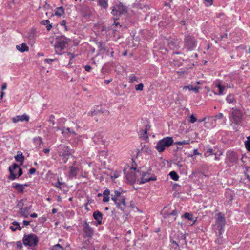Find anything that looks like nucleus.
I'll list each match as a JSON object with an SVG mask.
<instances>
[{
  "instance_id": "obj_56",
  "label": "nucleus",
  "mask_w": 250,
  "mask_h": 250,
  "mask_svg": "<svg viewBox=\"0 0 250 250\" xmlns=\"http://www.w3.org/2000/svg\"><path fill=\"white\" fill-rule=\"evenodd\" d=\"M52 26L51 24L49 23L46 25V29L48 31L50 30V29L52 28Z\"/></svg>"
},
{
  "instance_id": "obj_27",
  "label": "nucleus",
  "mask_w": 250,
  "mask_h": 250,
  "mask_svg": "<svg viewBox=\"0 0 250 250\" xmlns=\"http://www.w3.org/2000/svg\"><path fill=\"white\" fill-rule=\"evenodd\" d=\"M34 144L38 146V147H40L41 144L42 143V140L40 137H35L33 139Z\"/></svg>"
},
{
  "instance_id": "obj_49",
  "label": "nucleus",
  "mask_w": 250,
  "mask_h": 250,
  "mask_svg": "<svg viewBox=\"0 0 250 250\" xmlns=\"http://www.w3.org/2000/svg\"><path fill=\"white\" fill-rule=\"evenodd\" d=\"M85 70L87 72H90L91 70V67L89 65H85L84 66Z\"/></svg>"
},
{
  "instance_id": "obj_58",
  "label": "nucleus",
  "mask_w": 250,
  "mask_h": 250,
  "mask_svg": "<svg viewBox=\"0 0 250 250\" xmlns=\"http://www.w3.org/2000/svg\"><path fill=\"white\" fill-rule=\"evenodd\" d=\"M112 81V79H109V80H106L104 81V83L106 84H109L111 81Z\"/></svg>"
},
{
  "instance_id": "obj_25",
  "label": "nucleus",
  "mask_w": 250,
  "mask_h": 250,
  "mask_svg": "<svg viewBox=\"0 0 250 250\" xmlns=\"http://www.w3.org/2000/svg\"><path fill=\"white\" fill-rule=\"evenodd\" d=\"M217 220V222L219 223L221 226L225 224V219L221 212L218 213Z\"/></svg>"
},
{
  "instance_id": "obj_51",
  "label": "nucleus",
  "mask_w": 250,
  "mask_h": 250,
  "mask_svg": "<svg viewBox=\"0 0 250 250\" xmlns=\"http://www.w3.org/2000/svg\"><path fill=\"white\" fill-rule=\"evenodd\" d=\"M35 172H36V169L34 168H30L29 169V172L30 174H33L35 173Z\"/></svg>"
},
{
  "instance_id": "obj_5",
  "label": "nucleus",
  "mask_w": 250,
  "mask_h": 250,
  "mask_svg": "<svg viewBox=\"0 0 250 250\" xmlns=\"http://www.w3.org/2000/svg\"><path fill=\"white\" fill-rule=\"evenodd\" d=\"M38 241L39 239L38 237L35 234L33 233L24 235L22 239L24 245L31 247L36 246Z\"/></svg>"
},
{
  "instance_id": "obj_48",
  "label": "nucleus",
  "mask_w": 250,
  "mask_h": 250,
  "mask_svg": "<svg viewBox=\"0 0 250 250\" xmlns=\"http://www.w3.org/2000/svg\"><path fill=\"white\" fill-rule=\"evenodd\" d=\"M66 21L65 20H62L61 22H60V25L61 26H63L65 27V29L66 30H67V26L66 25Z\"/></svg>"
},
{
  "instance_id": "obj_14",
  "label": "nucleus",
  "mask_w": 250,
  "mask_h": 250,
  "mask_svg": "<svg viewBox=\"0 0 250 250\" xmlns=\"http://www.w3.org/2000/svg\"><path fill=\"white\" fill-rule=\"evenodd\" d=\"M214 85L215 86L218 88L219 91L218 93V95H222L223 93V91L225 89L226 86L224 85H222V82L220 80H216L214 82Z\"/></svg>"
},
{
  "instance_id": "obj_30",
  "label": "nucleus",
  "mask_w": 250,
  "mask_h": 250,
  "mask_svg": "<svg viewBox=\"0 0 250 250\" xmlns=\"http://www.w3.org/2000/svg\"><path fill=\"white\" fill-rule=\"evenodd\" d=\"M99 5L104 8H106L108 6L107 0H98Z\"/></svg>"
},
{
  "instance_id": "obj_59",
  "label": "nucleus",
  "mask_w": 250,
  "mask_h": 250,
  "mask_svg": "<svg viewBox=\"0 0 250 250\" xmlns=\"http://www.w3.org/2000/svg\"><path fill=\"white\" fill-rule=\"evenodd\" d=\"M193 154L195 155H200L201 154L200 153H199L198 152V150L197 149L194 150Z\"/></svg>"
},
{
  "instance_id": "obj_40",
  "label": "nucleus",
  "mask_w": 250,
  "mask_h": 250,
  "mask_svg": "<svg viewBox=\"0 0 250 250\" xmlns=\"http://www.w3.org/2000/svg\"><path fill=\"white\" fill-rule=\"evenodd\" d=\"M144 85L142 83H140L135 85V89L136 90L142 91L143 90Z\"/></svg>"
},
{
  "instance_id": "obj_36",
  "label": "nucleus",
  "mask_w": 250,
  "mask_h": 250,
  "mask_svg": "<svg viewBox=\"0 0 250 250\" xmlns=\"http://www.w3.org/2000/svg\"><path fill=\"white\" fill-rule=\"evenodd\" d=\"M226 100L229 103H233L235 101L233 95L231 94L228 95L227 97Z\"/></svg>"
},
{
  "instance_id": "obj_45",
  "label": "nucleus",
  "mask_w": 250,
  "mask_h": 250,
  "mask_svg": "<svg viewBox=\"0 0 250 250\" xmlns=\"http://www.w3.org/2000/svg\"><path fill=\"white\" fill-rule=\"evenodd\" d=\"M16 246L17 248L21 250L22 248V243L20 241H18L16 242Z\"/></svg>"
},
{
  "instance_id": "obj_6",
  "label": "nucleus",
  "mask_w": 250,
  "mask_h": 250,
  "mask_svg": "<svg viewBox=\"0 0 250 250\" xmlns=\"http://www.w3.org/2000/svg\"><path fill=\"white\" fill-rule=\"evenodd\" d=\"M139 173V180H138V183L142 184L150 181H155L157 178L155 176H150V173L148 172H144L142 171L138 172Z\"/></svg>"
},
{
  "instance_id": "obj_7",
  "label": "nucleus",
  "mask_w": 250,
  "mask_h": 250,
  "mask_svg": "<svg viewBox=\"0 0 250 250\" xmlns=\"http://www.w3.org/2000/svg\"><path fill=\"white\" fill-rule=\"evenodd\" d=\"M127 11L125 7L121 3L115 5L112 7L111 13L116 16V18L121 14L126 13Z\"/></svg>"
},
{
  "instance_id": "obj_35",
  "label": "nucleus",
  "mask_w": 250,
  "mask_h": 250,
  "mask_svg": "<svg viewBox=\"0 0 250 250\" xmlns=\"http://www.w3.org/2000/svg\"><path fill=\"white\" fill-rule=\"evenodd\" d=\"M129 82L131 83H133L134 82H137L138 80L137 78L135 76L134 74H131L129 77Z\"/></svg>"
},
{
  "instance_id": "obj_17",
  "label": "nucleus",
  "mask_w": 250,
  "mask_h": 250,
  "mask_svg": "<svg viewBox=\"0 0 250 250\" xmlns=\"http://www.w3.org/2000/svg\"><path fill=\"white\" fill-rule=\"evenodd\" d=\"M93 140L96 144L100 145L104 143L103 137L102 134L99 133H97L95 134L94 136L93 137Z\"/></svg>"
},
{
  "instance_id": "obj_29",
  "label": "nucleus",
  "mask_w": 250,
  "mask_h": 250,
  "mask_svg": "<svg viewBox=\"0 0 250 250\" xmlns=\"http://www.w3.org/2000/svg\"><path fill=\"white\" fill-rule=\"evenodd\" d=\"M15 159L17 161L20 162L21 164L24 161V156L22 153L20 154H17L15 156Z\"/></svg>"
},
{
  "instance_id": "obj_46",
  "label": "nucleus",
  "mask_w": 250,
  "mask_h": 250,
  "mask_svg": "<svg viewBox=\"0 0 250 250\" xmlns=\"http://www.w3.org/2000/svg\"><path fill=\"white\" fill-rule=\"evenodd\" d=\"M56 60L55 59H45L44 60V62L48 63V64H51L53 61H54Z\"/></svg>"
},
{
  "instance_id": "obj_21",
  "label": "nucleus",
  "mask_w": 250,
  "mask_h": 250,
  "mask_svg": "<svg viewBox=\"0 0 250 250\" xmlns=\"http://www.w3.org/2000/svg\"><path fill=\"white\" fill-rule=\"evenodd\" d=\"M79 171V169L76 167L73 166H71L69 167V177L70 178H73L76 177L78 174Z\"/></svg>"
},
{
  "instance_id": "obj_22",
  "label": "nucleus",
  "mask_w": 250,
  "mask_h": 250,
  "mask_svg": "<svg viewBox=\"0 0 250 250\" xmlns=\"http://www.w3.org/2000/svg\"><path fill=\"white\" fill-rule=\"evenodd\" d=\"M93 217L95 220L98 221L99 224H101L103 219L102 213L99 211H95L93 212Z\"/></svg>"
},
{
  "instance_id": "obj_1",
  "label": "nucleus",
  "mask_w": 250,
  "mask_h": 250,
  "mask_svg": "<svg viewBox=\"0 0 250 250\" xmlns=\"http://www.w3.org/2000/svg\"><path fill=\"white\" fill-rule=\"evenodd\" d=\"M111 200L114 201L118 209L124 211L126 209V198L121 195V193L115 190L114 194L112 195Z\"/></svg>"
},
{
  "instance_id": "obj_2",
  "label": "nucleus",
  "mask_w": 250,
  "mask_h": 250,
  "mask_svg": "<svg viewBox=\"0 0 250 250\" xmlns=\"http://www.w3.org/2000/svg\"><path fill=\"white\" fill-rule=\"evenodd\" d=\"M17 207L19 209L20 215L24 218H27L29 216V210L32 208L31 205L28 204L26 199H22L19 201Z\"/></svg>"
},
{
  "instance_id": "obj_42",
  "label": "nucleus",
  "mask_w": 250,
  "mask_h": 250,
  "mask_svg": "<svg viewBox=\"0 0 250 250\" xmlns=\"http://www.w3.org/2000/svg\"><path fill=\"white\" fill-rule=\"evenodd\" d=\"M197 121V119L194 114H191L190 116V122L191 123H194Z\"/></svg>"
},
{
  "instance_id": "obj_50",
  "label": "nucleus",
  "mask_w": 250,
  "mask_h": 250,
  "mask_svg": "<svg viewBox=\"0 0 250 250\" xmlns=\"http://www.w3.org/2000/svg\"><path fill=\"white\" fill-rule=\"evenodd\" d=\"M17 169H18V177H19L22 174V170L21 168H20L19 167Z\"/></svg>"
},
{
  "instance_id": "obj_60",
  "label": "nucleus",
  "mask_w": 250,
  "mask_h": 250,
  "mask_svg": "<svg viewBox=\"0 0 250 250\" xmlns=\"http://www.w3.org/2000/svg\"><path fill=\"white\" fill-rule=\"evenodd\" d=\"M30 216L32 218H36L38 216V215L37 213H34L30 215Z\"/></svg>"
},
{
  "instance_id": "obj_32",
  "label": "nucleus",
  "mask_w": 250,
  "mask_h": 250,
  "mask_svg": "<svg viewBox=\"0 0 250 250\" xmlns=\"http://www.w3.org/2000/svg\"><path fill=\"white\" fill-rule=\"evenodd\" d=\"M212 154H214L215 155H216V153H213V149L211 148H207L206 151L205 152L204 155L205 157H208L209 156H210Z\"/></svg>"
},
{
  "instance_id": "obj_33",
  "label": "nucleus",
  "mask_w": 250,
  "mask_h": 250,
  "mask_svg": "<svg viewBox=\"0 0 250 250\" xmlns=\"http://www.w3.org/2000/svg\"><path fill=\"white\" fill-rule=\"evenodd\" d=\"M245 146L246 149L250 152V135L247 138V140L245 142Z\"/></svg>"
},
{
  "instance_id": "obj_28",
  "label": "nucleus",
  "mask_w": 250,
  "mask_h": 250,
  "mask_svg": "<svg viewBox=\"0 0 250 250\" xmlns=\"http://www.w3.org/2000/svg\"><path fill=\"white\" fill-rule=\"evenodd\" d=\"M169 175L170 176V178L172 180H173L174 181L178 180L179 176H178V175L177 174V173L175 171H171L169 173Z\"/></svg>"
},
{
  "instance_id": "obj_57",
  "label": "nucleus",
  "mask_w": 250,
  "mask_h": 250,
  "mask_svg": "<svg viewBox=\"0 0 250 250\" xmlns=\"http://www.w3.org/2000/svg\"><path fill=\"white\" fill-rule=\"evenodd\" d=\"M178 214L177 211L176 210H174L170 214V215L176 216Z\"/></svg>"
},
{
  "instance_id": "obj_23",
  "label": "nucleus",
  "mask_w": 250,
  "mask_h": 250,
  "mask_svg": "<svg viewBox=\"0 0 250 250\" xmlns=\"http://www.w3.org/2000/svg\"><path fill=\"white\" fill-rule=\"evenodd\" d=\"M17 49L21 52H24L29 50V47L25 43H22L21 45H16Z\"/></svg>"
},
{
  "instance_id": "obj_53",
  "label": "nucleus",
  "mask_w": 250,
  "mask_h": 250,
  "mask_svg": "<svg viewBox=\"0 0 250 250\" xmlns=\"http://www.w3.org/2000/svg\"><path fill=\"white\" fill-rule=\"evenodd\" d=\"M67 54L69 56L71 60H72L75 57V55L73 53L69 52Z\"/></svg>"
},
{
  "instance_id": "obj_31",
  "label": "nucleus",
  "mask_w": 250,
  "mask_h": 250,
  "mask_svg": "<svg viewBox=\"0 0 250 250\" xmlns=\"http://www.w3.org/2000/svg\"><path fill=\"white\" fill-rule=\"evenodd\" d=\"M64 13V9L62 7H58L55 12V15L58 16H62Z\"/></svg>"
},
{
  "instance_id": "obj_9",
  "label": "nucleus",
  "mask_w": 250,
  "mask_h": 250,
  "mask_svg": "<svg viewBox=\"0 0 250 250\" xmlns=\"http://www.w3.org/2000/svg\"><path fill=\"white\" fill-rule=\"evenodd\" d=\"M70 153L68 150V147L67 146H63V149L62 150H60L59 152V156L62 158L64 163H66L68 157Z\"/></svg>"
},
{
  "instance_id": "obj_52",
  "label": "nucleus",
  "mask_w": 250,
  "mask_h": 250,
  "mask_svg": "<svg viewBox=\"0 0 250 250\" xmlns=\"http://www.w3.org/2000/svg\"><path fill=\"white\" fill-rule=\"evenodd\" d=\"M200 87H193V89L192 91H194L195 93H197L199 92V90L200 89Z\"/></svg>"
},
{
  "instance_id": "obj_15",
  "label": "nucleus",
  "mask_w": 250,
  "mask_h": 250,
  "mask_svg": "<svg viewBox=\"0 0 250 250\" xmlns=\"http://www.w3.org/2000/svg\"><path fill=\"white\" fill-rule=\"evenodd\" d=\"M83 231L85 235L90 237L93 235V230L87 222H85L83 226Z\"/></svg>"
},
{
  "instance_id": "obj_24",
  "label": "nucleus",
  "mask_w": 250,
  "mask_h": 250,
  "mask_svg": "<svg viewBox=\"0 0 250 250\" xmlns=\"http://www.w3.org/2000/svg\"><path fill=\"white\" fill-rule=\"evenodd\" d=\"M110 194V191L108 189H106L103 192V196L104 198L103 199V201L104 202H107L109 201V195Z\"/></svg>"
},
{
  "instance_id": "obj_37",
  "label": "nucleus",
  "mask_w": 250,
  "mask_h": 250,
  "mask_svg": "<svg viewBox=\"0 0 250 250\" xmlns=\"http://www.w3.org/2000/svg\"><path fill=\"white\" fill-rule=\"evenodd\" d=\"M183 217L189 220H193V215L189 213H185Z\"/></svg>"
},
{
  "instance_id": "obj_3",
  "label": "nucleus",
  "mask_w": 250,
  "mask_h": 250,
  "mask_svg": "<svg viewBox=\"0 0 250 250\" xmlns=\"http://www.w3.org/2000/svg\"><path fill=\"white\" fill-rule=\"evenodd\" d=\"M173 143V138L171 137H166L159 140L155 146L156 149L158 152H163L167 147L171 146Z\"/></svg>"
},
{
  "instance_id": "obj_62",
  "label": "nucleus",
  "mask_w": 250,
  "mask_h": 250,
  "mask_svg": "<svg viewBox=\"0 0 250 250\" xmlns=\"http://www.w3.org/2000/svg\"><path fill=\"white\" fill-rule=\"evenodd\" d=\"M10 228L11 229V230H12V231H15L16 229H18L17 227H16V228H14V227L13 226H11L10 227Z\"/></svg>"
},
{
  "instance_id": "obj_61",
  "label": "nucleus",
  "mask_w": 250,
  "mask_h": 250,
  "mask_svg": "<svg viewBox=\"0 0 250 250\" xmlns=\"http://www.w3.org/2000/svg\"><path fill=\"white\" fill-rule=\"evenodd\" d=\"M23 224L24 225L27 226V225H29L30 222L29 221H26V220H23Z\"/></svg>"
},
{
  "instance_id": "obj_54",
  "label": "nucleus",
  "mask_w": 250,
  "mask_h": 250,
  "mask_svg": "<svg viewBox=\"0 0 250 250\" xmlns=\"http://www.w3.org/2000/svg\"><path fill=\"white\" fill-rule=\"evenodd\" d=\"M6 87H7L6 83H2V86H1L2 90H4L5 89H6Z\"/></svg>"
},
{
  "instance_id": "obj_44",
  "label": "nucleus",
  "mask_w": 250,
  "mask_h": 250,
  "mask_svg": "<svg viewBox=\"0 0 250 250\" xmlns=\"http://www.w3.org/2000/svg\"><path fill=\"white\" fill-rule=\"evenodd\" d=\"M13 225L16 226L17 229L19 230H21V227L20 226L19 223L17 221H14L12 223Z\"/></svg>"
},
{
  "instance_id": "obj_64",
  "label": "nucleus",
  "mask_w": 250,
  "mask_h": 250,
  "mask_svg": "<svg viewBox=\"0 0 250 250\" xmlns=\"http://www.w3.org/2000/svg\"><path fill=\"white\" fill-rule=\"evenodd\" d=\"M171 242L173 244L176 245L177 247H179V244L175 241L172 240V241H171Z\"/></svg>"
},
{
  "instance_id": "obj_12",
  "label": "nucleus",
  "mask_w": 250,
  "mask_h": 250,
  "mask_svg": "<svg viewBox=\"0 0 250 250\" xmlns=\"http://www.w3.org/2000/svg\"><path fill=\"white\" fill-rule=\"evenodd\" d=\"M12 121L14 123H18L19 122H24L26 121L27 122L29 121V117L27 115L24 114L21 115H17L15 117H14L12 119Z\"/></svg>"
},
{
  "instance_id": "obj_43",
  "label": "nucleus",
  "mask_w": 250,
  "mask_h": 250,
  "mask_svg": "<svg viewBox=\"0 0 250 250\" xmlns=\"http://www.w3.org/2000/svg\"><path fill=\"white\" fill-rule=\"evenodd\" d=\"M183 90H186V89H189V90L191 91L192 89H193V87L191 85H188L187 86H185L183 87Z\"/></svg>"
},
{
  "instance_id": "obj_8",
  "label": "nucleus",
  "mask_w": 250,
  "mask_h": 250,
  "mask_svg": "<svg viewBox=\"0 0 250 250\" xmlns=\"http://www.w3.org/2000/svg\"><path fill=\"white\" fill-rule=\"evenodd\" d=\"M69 41V39L63 36L57 38V44L55 45L56 48L62 50L65 48Z\"/></svg>"
},
{
  "instance_id": "obj_38",
  "label": "nucleus",
  "mask_w": 250,
  "mask_h": 250,
  "mask_svg": "<svg viewBox=\"0 0 250 250\" xmlns=\"http://www.w3.org/2000/svg\"><path fill=\"white\" fill-rule=\"evenodd\" d=\"M140 134L142 135L143 137L145 139H147L148 138V135H147V129L146 128L145 130H142L140 131Z\"/></svg>"
},
{
  "instance_id": "obj_16",
  "label": "nucleus",
  "mask_w": 250,
  "mask_h": 250,
  "mask_svg": "<svg viewBox=\"0 0 250 250\" xmlns=\"http://www.w3.org/2000/svg\"><path fill=\"white\" fill-rule=\"evenodd\" d=\"M81 14L84 18L88 19L91 15V11L89 7L84 6L81 9Z\"/></svg>"
},
{
  "instance_id": "obj_26",
  "label": "nucleus",
  "mask_w": 250,
  "mask_h": 250,
  "mask_svg": "<svg viewBox=\"0 0 250 250\" xmlns=\"http://www.w3.org/2000/svg\"><path fill=\"white\" fill-rule=\"evenodd\" d=\"M61 133L63 135H66L68 134H76L75 132L74 131H71L69 127H63Z\"/></svg>"
},
{
  "instance_id": "obj_39",
  "label": "nucleus",
  "mask_w": 250,
  "mask_h": 250,
  "mask_svg": "<svg viewBox=\"0 0 250 250\" xmlns=\"http://www.w3.org/2000/svg\"><path fill=\"white\" fill-rule=\"evenodd\" d=\"M52 250H63V248L59 244H57L53 247Z\"/></svg>"
},
{
  "instance_id": "obj_41",
  "label": "nucleus",
  "mask_w": 250,
  "mask_h": 250,
  "mask_svg": "<svg viewBox=\"0 0 250 250\" xmlns=\"http://www.w3.org/2000/svg\"><path fill=\"white\" fill-rule=\"evenodd\" d=\"M204 1L207 6H211L213 4V0H204Z\"/></svg>"
},
{
  "instance_id": "obj_13",
  "label": "nucleus",
  "mask_w": 250,
  "mask_h": 250,
  "mask_svg": "<svg viewBox=\"0 0 250 250\" xmlns=\"http://www.w3.org/2000/svg\"><path fill=\"white\" fill-rule=\"evenodd\" d=\"M139 171H137L136 173L131 172L126 175V178L128 181L131 182H137L139 180V173H138Z\"/></svg>"
},
{
  "instance_id": "obj_63",
  "label": "nucleus",
  "mask_w": 250,
  "mask_h": 250,
  "mask_svg": "<svg viewBox=\"0 0 250 250\" xmlns=\"http://www.w3.org/2000/svg\"><path fill=\"white\" fill-rule=\"evenodd\" d=\"M43 152L45 153H48L50 151V149H48V148H45V149H44L43 150Z\"/></svg>"
},
{
  "instance_id": "obj_47",
  "label": "nucleus",
  "mask_w": 250,
  "mask_h": 250,
  "mask_svg": "<svg viewBox=\"0 0 250 250\" xmlns=\"http://www.w3.org/2000/svg\"><path fill=\"white\" fill-rule=\"evenodd\" d=\"M41 23L42 25H47V24L50 23V21L48 20H43L41 22Z\"/></svg>"
},
{
  "instance_id": "obj_11",
  "label": "nucleus",
  "mask_w": 250,
  "mask_h": 250,
  "mask_svg": "<svg viewBox=\"0 0 250 250\" xmlns=\"http://www.w3.org/2000/svg\"><path fill=\"white\" fill-rule=\"evenodd\" d=\"M18 168H19V166L16 164H13L12 166L9 167V171L10 172V175L8 176L9 179L11 180H14L17 178L16 170Z\"/></svg>"
},
{
  "instance_id": "obj_19",
  "label": "nucleus",
  "mask_w": 250,
  "mask_h": 250,
  "mask_svg": "<svg viewBox=\"0 0 250 250\" xmlns=\"http://www.w3.org/2000/svg\"><path fill=\"white\" fill-rule=\"evenodd\" d=\"M168 45L172 49H178L180 47L178 40L174 39H172L168 42Z\"/></svg>"
},
{
  "instance_id": "obj_10",
  "label": "nucleus",
  "mask_w": 250,
  "mask_h": 250,
  "mask_svg": "<svg viewBox=\"0 0 250 250\" xmlns=\"http://www.w3.org/2000/svg\"><path fill=\"white\" fill-rule=\"evenodd\" d=\"M185 42L186 45L190 49H193L196 45V41L195 39L191 36H187L185 38Z\"/></svg>"
},
{
  "instance_id": "obj_20",
  "label": "nucleus",
  "mask_w": 250,
  "mask_h": 250,
  "mask_svg": "<svg viewBox=\"0 0 250 250\" xmlns=\"http://www.w3.org/2000/svg\"><path fill=\"white\" fill-rule=\"evenodd\" d=\"M141 152H144L147 154H151L152 153L151 149L147 145H144L141 150H138L137 155Z\"/></svg>"
},
{
  "instance_id": "obj_4",
  "label": "nucleus",
  "mask_w": 250,
  "mask_h": 250,
  "mask_svg": "<svg viewBox=\"0 0 250 250\" xmlns=\"http://www.w3.org/2000/svg\"><path fill=\"white\" fill-rule=\"evenodd\" d=\"M232 111L229 115V119L235 125H239L243 120V114L240 110L232 108Z\"/></svg>"
},
{
  "instance_id": "obj_55",
  "label": "nucleus",
  "mask_w": 250,
  "mask_h": 250,
  "mask_svg": "<svg viewBox=\"0 0 250 250\" xmlns=\"http://www.w3.org/2000/svg\"><path fill=\"white\" fill-rule=\"evenodd\" d=\"M101 112H102V111L101 110H97V111L94 110V112L91 113V115H97L98 114V113H101Z\"/></svg>"
},
{
  "instance_id": "obj_34",
  "label": "nucleus",
  "mask_w": 250,
  "mask_h": 250,
  "mask_svg": "<svg viewBox=\"0 0 250 250\" xmlns=\"http://www.w3.org/2000/svg\"><path fill=\"white\" fill-rule=\"evenodd\" d=\"M190 144V140H183L181 141H177L175 142V144L177 145H188Z\"/></svg>"
},
{
  "instance_id": "obj_18",
  "label": "nucleus",
  "mask_w": 250,
  "mask_h": 250,
  "mask_svg": "<svg viewBox=\"0 0 250 250\" xmlns=\"http://www.w3.org/2000/svg\"><path fill=\"white\" fill-rule=\"evenodd\" d=\"M27 184L21 185L20 184H13L12 187L17 190L19 193H22L25 186H27Z\"/></svg>"
}]
</instances>
